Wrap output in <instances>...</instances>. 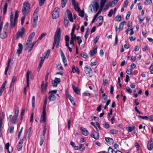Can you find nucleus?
Returning <instances> with one entry per match:
<instances>
[{
    "instance_id": "obj_4",
    "label": "nucleus",
    "mask_w": 153,
    "mask_h": 153,
    "mask_svg": "<svg viewBox=\"0 0 153 153\" xmlns=\"http://www.w3.org/2000/svg\"><path fill=\"white\" fill-rule=\"evenodd\" d=\"M89 8L90 9L91 12L93 10L94 13L96 12L99 8V5L97 1H95L93 2V4H91L89 6Z\"/></svg>"
},
{
    "instance_id": "obj_23",
    "label": "nucleus",
    "mask_w": 153,
    "mask_h": 153,
    "mask_svg": "<svg viewBox=\"0 0 153 153\" xmlns=\"http://www.w3.org/2000/svg\"><path fill=\"white\" fill-rule=\"evenodd\" d=\"M18 46L19 48L17 50V52L18 54H20L21 53L22 50V45L21 43H19L18 44Z\"/></svg>"
},
{
    "instance_id": "obj_42",
    "label": "nucleus",
    "mask_w": 153,
    "mask_h": 153,
    "mask_svg": "<svg viewBox=\"0 0 153 153\" xmlns=\"http://www.w3.org/2000/svg\"><path fill=\"white\" fill-rule=\"evenodd\" d=\"M81 56L82 57L86 59L88 57L87 54L85 52H82L81 54Z\"/></svg>"
},
{
    "instance_id": "obj_8",
    "label": "nucleus",
    "mask_w": 153,
    "mask_h": 153,
    "mask_svg": "<svg viewBox=\"0 0 153 153\" xmlns=\"http://www.w3.org/2000/svg\"><path fill=\"white\" fill-rule=\"evenodd\" d=\"M46 112L45 110H43L42 114L40 117V122L41 123H45L46 121Z\"/></svg>"
},
{
    "instance_id": "obj_59",
    "label": "nucleus",
    "mask_w": 153,
    "mask_h": 153,
    "mask_svg": "<svg viewBox=\"0 0 153 153\" xmlns=\"http://www.w3.org/2000/svg\"><path fill=\"white\" fill-rule=\"evenodd\" d=\"M23 128V127H22V128L21 129V130L19 132V133L18 136V139H19V138L21 135V134L22 132V131Z\"/></svg>"
},
{
    "instance_id": "obj_31",
    "label": "nucleus",
    "mask_w": 153,
    "mask_h": 153,
    "mask_svg": "<svg viewBox=\"0 0 153 153\" xmlns=\"http://www.w3.org/2000/svg\"><path fill=\"white\" fill-rule=\"evenodd\" d=\"M126 22H123L121 23L119 25V30H123V28L124 25L126 24Z\"/></svg>"
},
{
    "instance_id": "obj_41",
    "label": "nucleus",
    "mask_w": 153,
    "mask_h": 153,
    "mask_svg": "<svg viewBox=\"0 0 153 153\" xmlns=\"http://www.w3.org/2000/svg\"><path fill=\"white\" fill-rule=\"evenodd\" d=\"M152 3V0H146L144 2V4L146 5L150 4Z\"/></svg>"
},
{
    "instance_id": "obj_34",
    "label": "nucleus",
    "mask_w": 153,
    "mask_h": 153,
    "mask_svg": "<svg viewBox=\"0 0 153 153\" xmlns=\"http://www.w3.org/2000/svg\"><path fill=\"white\" fill-rule=\"evenodd\" d=\"M100 7L101 8H103L106 1V0H100Z\"/></svg>"
},
{
    "instance_id": "obj_3",
    "label": "nucleus",
    "mask_w": 153,
    "mask_h": 153,
    "mask_svg": "<svg viewBox=\"0 0 153 153\" xmlns=\"http://www.w3.org/2000/svg\"><path fill=\"white\" fill-rule=\"evenodd\" d=\"M30 8V4L28 1H25L23 3L22 12L23 14L26 16L29 12Z\"/></svg>"
},
{
    "instance_id": "obj_55",
    "label": "nucleus",
    "mask_w": 153,
    "mask_h": 153,
    "mask_svg": "<svg viewBox=\"0 0 153 153\" xmlns=\"http://www.w3.org/2000/svg\"><path fill=\"white\" fill-rule=\"evenodd\" d=\"M45 0H39V4L40 6H42L44 4Z\"/></svg>"
},
{
    "instance_id": "obj_61",
    "label": "nucleus",
    "mask_w": 153,
    "mask_h": 153,
    "mask_svg": "<svg viewBox=\"0 0 153 153\" xmlns=\"http://www.w3.org/2000/svg\"><path fill=\"white\" fill-rule=\"evenodd\" d=\"M72 72L73 73H75L76 71V68L74 65L72 67Z\"/></svg>"
},
{
    "instance_id": "obj_64",
    "label": "nucleus",
    "mask_w": 153,
    "mask_h": 153,
    "mask_svg": "<svg viewBox=\"0 0 153 153\" xmlns=\"http://www.w3.org/2000/svg\"><path fill=\"white\" fill-rule=\"evenodd\" d=\"M148 119H149L150 121L153 122V115H151L149 116L148 117Z\"/></svg>"
},
{
    "instance_id": "obj_44",
    "label": "nucleus",
    "mask_w": 153,
    "mask_h": 153,
    "mask_svg": "<svg viewBox=\"0 0 153 153\" xmlns=\"http://www.w3.org/2000/svg\"><path fill=\"white\" fill-rule=\"evenodd\" d=\"M69 22V21L68 19H67L65 18H64V23L65 26L66 27H67L68 26Z\"/></svg>"
},
{
    "instance_id": "obj_6",
    "label": "nucleus",
    "mask_w": 153,
    "mask_h": 153,
    "mask_svg": "<svg viewBox=\"0 0 153 153\" xmlns=\"http://www.w3.org/2000/svg\"><path fill=\"white\" fill-rule=\"evenodd\" d=\"M59 8L58 7L55 8L52 12V17L53 19H55L57 18L59 15Z\"/></svg>"
},
{
    "instance_id": "obj_54",
    "label": "nucleus",
    "mask_w": 153,
    "mask_h": 153,
    "mask_svg": "<svg viewBox=\"0 0 153 153\" xmlns=\"http://www.w3.org/2000/svg\"><path fill=\"white\" fill-rule=\"evenodd\" d=\"M149 69L150 71V73L152 74H153V64H152L150 66Z\"/></svg>"
},
{
    "instance_id": "obj_43",
    "label": "nucleus",
    "mask_w": 153,
    "mask_h": 153,
    "mask_svg": "<svg viewBox=\"0 0 153 153\" xmlns=\"http://www.w3.org/2000/svg\"><path fill=\"white\" fill-rule=\"evenodd\" d=\"M135 128L134 126H129L128 128V132H131Z\"/></svg>"
},
{
    "instance_id": "obj_11",
    "label": "nucleus",
    "mask_w": 153,
    "mask_h": 153,
    "mask_svg": "<svg viewBox=\"0 0 153 153\" xmlns=\"http://www.w3.org/2000/svg\"><path fill=\"white\" fill-rule=\"evenodd\" d=\"M48 83L46 82V83L44 84V81H43L41 85V89L42 94H43L46 91Z\"/></svg>"
},
{
    "instance_id": "obj_47",
    "label": "nucleus",
    "mask_w": 153,
    "mask_h": 153,
    "mask_svg": "<svg viewBox=\"0 0 153 153\" xmlns=\"http://www.w3.org/2000/svg\"><path fill=\"white\" fill-rule=\"evenodd\" d=\"M50 53V50L48 49L46 53H45V55L44 56V57L45 58H48V56H49V54Z\"/></svg>"
},
{
    "instance_id": "obj_12",
    "label": "nucleus",
    "mask_w": 153,
    "mask_h": 153,
    "mask_svg": "<svg viewBox=\"0 0 153 153\" xmlns=\"http://www.w3.org/2000/svg\"><path fill=\"white\" fill-rule=\"evenodd\" d=\"M32 41L27 42V40L25 45V49L27 50L28 49V51L30 52L33 49L32 47Z\"/></svg>"
},
{
    "instance_id": "obj_16",
    "label": "nucleus",
    "mask_w": 153,
    "mask_h": 153,
    "mask_svg": "<svg viewBox=\"0 0 153 153\" xmlns=\"http://www.w3.org/2000/svg\"><path fill=\"white\" fill-rule=\"evenodd\" d=\"M32 75L31 72V71H28L27 72L26 74V78H27V86L28 87L29 84V76H30Z\"/></svg>"
},
{
    "instance_id": "obj_39",
    "label": "nucleus",
    "mask_w": 153,
    "mask_h": 153,
    "mask_svg": "<svg viewBox=\"0 0 153 153\" xmlns=\"http://www.w3.org/2000/svg\"><path fill=\"white\" fill-rule=\"evenodd\" d=\"M47 98L46 97L44 102V104L43 105V110L46 111V105L47 104Z\"/></svg>"
},
{
    "instance_id": "obj_13",
    "label": "nucleus",
    "mask_w": 153,
    "mask_h": 153,
    "mask_svg": "<svg viewBox=\"0 0 153 153\" xmlns=\"http://www.w3.org/2000/svg\"><path fill=\"white\" fill-rule=\"evenodd\" d=\"M25 31V29L24 27H22L21 29L19 30L16 34V36H17V38L19 37L22 36L23 35Z\"/></svg>"
},
{
    "instance_id": "obj_33",
    "label": "nucleus",
    "mask_w": 153,
    "mask_h": 153,
    "mask_svg": "<svg viewBox=\"0 0 153 153\" xmlns=\"http://www.w3.org/2000/svg\"><path fill=\"white\" fill-rule=\"evenodd\" d=\"M109 132L111 134H117L118 132V131L116 129H111L110 130Z\"/></svg>"
},
{
    "instance_id": "obj_15",
    "label": "nucleus",
    "mask_w": 153,
    "mask_h": 153,
    "mask_svg": "<svg viewBox=\"0 0 153 153\" xmlns=\"http://www.w3.org/2000/svg\"><path fill=\"white\" fill-rule=\"evenodd\" d=\"M67 14L68 17L69 19L71 22H73L74 21L73 18L72 14V13L68 9L67 10Z\"/></svg>"
},
{
    "instance_id": "obj_52",
    "label": "nucleus",
    "mask_w": 153,
    "mask_h": 153,
    "mask_svg": "<svg viewBox=\"0 0 153 153\" xmlns=\"http://www.w3.org/2000/svg\"><path fill=\"white\" fill-rule=\"evenodd\" d=\"M126 91L129 94H131L132 92V90L128 87H127L126 88Z\"/></svg>"
},
{
    "instance_id": "obj_5",
    "label": "nucleus",
    "mask_w": 153,
    "mask_h": 153,
    "mask_svg": "<svg viewBox=\"0 0 153 153\" xmlns=\"http://www.w3.org/2000/svg\"><path fill=\"white\" fill-rule=\"evenodd\" d=\"M38 11L36 10L33 13L32 20V24L33 27H35L36 26L38 22Z\"/></svg>"
},
{
    "instance_id": "obj_62",
    "label": "nucleus",
    "mask_w": 153,
    "mask_h": 153,
    "mask_svg": "<svg viewBox=\"0 0 153 153\" xmlns=\"http://www.w3.org/2000/svg\"><path fill=\"white\" fill-rule=\"evenodd\" d=\"M10 146V144L9 143H7L5 145V148L7 149L8 151H9V147Z\"/></svg>"
},
{
    "instance_id": "obj_1",
    "label": "nucleus",
    "mask_w": 153,
    "mask_h": 153,
    "mask_svg": "<svg viewBox=\"0 0 153 153\" xmlns=\"http://www.w3.org/2000/svg\"><path fill=\"white\" fill-rule=\"evenodd\" d=\"M19 12L17 10L16 11L15 17L14 18V12L12 11L11 12L10 16V23L11 27H14L17 22V19L18 17Z\"/></svg>"
},
{
    "instance_id": "obj_57",
    "label": "nucleus",
    "mask_w": 153,
    "mask_h": 153,
    "mask_svg": "<svg viewBox=\"0 0 153 153\" xmlns=\"http://www.w3.org/2000/svg\"><path fill=\"white\" fill-rule=\"evenodd\" d=\"M84 11L81 10L80 11L79 13V16H80L83 17L84 16Z\"/></svg>"
},
{
    "instance_id": "obj_51",
    "label": "nucleus",
    "mask_w": 153,
    "mask_h": 153,
    "mask_svg": "<svg viewBox=\"0 0 153 153\" xmlns=\"http://www.w3.org/2000/svg\"><path fill=\"white\" fill-rule=\"evenodd\" d=\"M85 146L83 144H81L79 145V148H77L76 150L82 149V150H83L85 149Z\"/></svg>"
},
{
    "instance_id": "obj_46",
    "label": "nucleus",
    "mask_w": 153,
    "mask_h": 153,
    "mask_svg": "<svg viewBox=\"0 0 153 153\" xmlns=\"http://www.w3.org/2000/svg\"><path fill=\"white\" fill-rule=\"evenodd\" d=\"M7 3H5L4 6L3 8V11L4 13H6L7 10Z\"/></svg>"
},
{
    "instance_id": "obj_48",
    "label": "nucleus",
    "mask_w": 153,
    "mask_h": 153,
    "mask_svg": "<svg viewBox=\"0 0 153 153\" xmlns=\"http://www.w3.org/2000/svg\"><path fill=\"white\" fill-rule=\"evenodd\" d=\"M76 39L78 41V42L79 45H80V44L82 42V40L80 38V37L79 36L76 37Z\"/></svg>"
},
{
    "instance_id": "obj_32",
    "label": "nucleus",
    "mask_w": 153,
    "mask_h": 153,
    "mask_svg": "<svg viewBox=\"0 0 153 153\" xmlns=\"http://www.w3.org/2000/svg\"><path fill=\"white\" fill-rule=\"evenodd\" d=\"M97 52V51H95L94 52V51L93 50H91L89 52V54L91 57H92L94 55H95Z\"/></svg>"
},
{
    "instance_id": "obj_18",
    "label": "nucleus",
    "mask_w": 153,
    "mask_h": 153,
    "mask_svg": "<svg viewBox=\"0 0 153 153\" xmlns=\"http://www.w3.org/2000/svg\"><path fill=\"white\" fill-rule=\"evenodd\" d=\"M65 96L69 100L71 103H72L74 105H75V104L74 100V99L73 97L70 95L68 93H66Z\"/></svg>"
},
{
    "instance_id": "obj_45",
    "label": "nucleus",
    "mask_w": 153,
    "mask_h": 153,
    "mask_svg": "<svg viewBox=\"0 0 153 153\" xmlns=\"http://www.w3.org/2000/svg\"><path fill=\"white\" fill-rule=\"evenodd\" d=\"M19 109L18 107H17L16 108L15 112V115H14L18 116L19 113Z\"/></svg>"
},
{
    "instance_id": "obj_36",
    "label": "nucleus",
    "mask_w": 153,
    "mask_h": 153,
    "mask_svg": "<svg viewBox=\"0 0 153 153\" xmlns=\"http://www.w3.org/2000/svg\"><path fill=\"white\" fill-rule=\"evenodd\" d=\"M103 127L105 128H108L110 127L109 124L105 121L103 123Z\"/></svg>"
},
{
    "instance_id": "obj_17",
    "label": "nucleus",
    "mask_w": 153,
    "mask_h": 153,
    "mask_svg": "<svg viewBox=\"0 0 153 153\" xmlns=\"http://www.w3.org/2000/svg\"><path fill=\"white\" fill-rule=\"evenodd\" d=\"M80 129L82 134L83 135L87 136L88 134V130L85 128L83 127H81L80 128Z\"/></svg>"
},
{
    "instance_id": "obj_9",
    "label": "nucleus",
    "mask_w": 153,
    "mask_h": 153,
    "mask_svg": "<svg viewBox=\"0 0 153 153\" xmlns=\"http://www.w3.org/2000/svg\"><path fill=\"white\" fill-rule=\"evenodd\" d=\"M85 71L89 77H91L92 76V71L90 67H85Z\"/></svg>"
},
{
    "instance_id": "obj_53",
    "label": "nucleus",
    "mask_w": 153,
    "mask_h": 153,
    "mask_svg": "<svg viewBox=\"0 0 153 153\" xmlns=\"http://www.w3.org/2000/svg\"><path fill=\"white\" fill-rule=\"evenodd\" d=\"M44 139L45 138L44 137H41L39 142V144L40 146H41L42 145Z\"/></svg>"
},
{
    "instance_id": "obj_28",
    "label": "nucleus",
    "mask_w": 153,
    "mask_h": 153,
    "mask_svg": "<svg viewBox=\"0 0 153 153\" xmlns=\"http://www.w3.org/2000/svg\"><path fill=\"white\" fill-rule=\"evenodd\" d=\"M6 83V81H5L2 84L0 89V91L3 92V91L5 90Z\"/></svg>"
},
{
    "instance_id": "obj_14",
    "label": "nucleus",
    "mask_w": 153,
    "mask_h": 153,
    "mask_svg": "<svg viewBox=\"0 0 153 153\" xmlns=\"http://www.w3.org/2000/svg\"><path fill=\"white\" fill-rule=\"evenodd\" d=\"M60 82V79L59 78H55L54 80L52 81V84L54 87H56L58 84Z\"/></svg>"
},
{
    "instance_id": "obj_20",
    "label": "nucleus",
    "mask_w": 153,
    "mask_h": 153,
    "mask_svg": "<svg viewBox=\"0 0 153 153\" xmlns=\"http://www.w3.org/2000/svg\"><path fill=\"white\" fill-rule=\"evenodd\" d=\"M72 88L76 94H80V89H79L78 87H76L74 85H72Z\"/></svg>"
},
{
    "instance_id": "obj_25",
    "label": "nucleus",
    "mask_w": 153,
    "mask_h": 153,
    "mask_svg": "<svg viewBox=\"0 0 153 153\" xmlns=\"http://www.w3.org/2000/svg\"><path fill=\"white\" fill-rule=\"evenodd\" d=\"M18 116L14 115L12 120V123L14 124L16 123L18 120Z\"/></svg>"
},
{
    "instance_id": "obj_35",
    "label": "nucleus",
    "mask_w": 153,
    "mask_h": 153,
    "mask_svg": "<svg viewBox=\"0 0 153 153\" xmlns=\"http://www.w3.org/2000/svg\"><path fill=\"white\" fill-rule=\"evenodd\" d=\"M16 77L15 76H14L13 77L12 79V80L11 83L10 85V87H11L13 86V85L14 83L15 82L16 80Z\"/></svg>"
},
{
    "instance_id": "obj_24",
    "label": "nucleus",
    "mask_w": 153,
    "mask_h": 153,
    "mask_svg": "<svg viewBox=\"0 0 153 153\" xmlns=\"http://www.w3.org/2000/svg\"><path fill=\"white\" fill-rule=\"evenodd\" d=\"M105 141L109 144H112L113 143L114 141L112 138L110 137H105Z\"/></svg>"
},
{
    "instance_id": "obj_40",
    "label": "nucleus",
    "mask_w": 153,
    "mask_h": 153,
    "mask_svg": "<svg viewBox=\"0 0 153 153\" xmlns=\"http://www.w3.org/2000/svg\"><path fill=\"white\" fill-rule=\"evenodd\" d=\"M115 19L116 21H120L121 20V16L118 15L115 17Z\"/></svg>"
},
{
    "instance_id": "obj_49",
    "label": "nucleus",
    "mask_w": 153,
    "mask_h": 153,
    "mask_svg": "<svg viewBox=\"0 0 153 153\" xmlns=\"http://www.w3.org/2000/svg\"><path fill=\"white\" fill-rule=\"evenodd\" d=\"M138 117L139 118H141L143 120H147L148 119V117L146 116H142L140 115H138Z\"/></svg>"
},
{
    "instance_id": "obj_29",
    "label": "nucleus",
    "mask_w": 153,
    "mask_h": 153,
    "mask_svg": "<svg viewBox=\"0 0 153 153\" xmlns=\"http://www.w3.org/2000/svg\"><path fill=\"white\" fill-rule=\"evenodd\" d=\"M62 59V61L64 63V65L65 66H67V61L66 58L65 56H61Z\"/></svg>"
},
{
    "instance_id": "obj_37",
    "label": "nucleus",
    "mask_w": 153,
    "mask_h": 153,
    "mask_svg": "<svg viewBox=\"0 0 153 153\" xmlns=\"http://www.w3.org/2000/svg\"><path fill=\"white\" fill-rule=\"evenodd\" d=\"M67 1L68 0H61V6L62 8L64 7L65 6L67 2Z\"/></svg>"
},
{
    "instance_id": "obj_2",
    "label": "nucleus",
    "mask_w": 153,
    "mask_h": 153,
    "mask_svg": "<svg viewBox=\"0 0 153 153\" xmlns=\"http://www.w3.org/2000/svg\"><path fill=\"white\" fill-rule=\"evenodd\" d=\"M60 28H58L56 31L54 40V44L57 43V46L58 45L60 40Z\"/></svg>"
},
{
    "instance_id": "obj_50",
    "label": "nucleus",
    "mask_w": 153,
    "mask_h": 153,
    "mask_svg": "<svg viewBox=\"0 0 153 153\" xmlns=\"http://www.w3.org/2000/svg\"><path fill=\"white\" fill-rule=\"evenodd\" d=\"M89 31V28H87L86 29V30L85 31V35L84 36L85 38L86 39L87 38V37L88 35V32Z\"/></svg>"
},
{
    "instance_id": "obj_7",
    "label": "nucleus",
    "mask_w": 153,
    "mask_h": 153,
    "mask_svg": "<svg viewBox=\"0 0 153 153\" xmlns=\"http://www.w3.org/2000/svg\"><path fill=\"white\" fill-rule=\"evenodd\" d=\"M91 136L95 140H97L99 137V134L98 130H93L91 134Z\"/></svg>"
},
{
    "instance_id": "obj_30",
    "label": "nucleus",
    "mask_w": 153,
    "mask_h": 153,
    "mask_svg": "<svg viewBox=\"0 0 153 153\" xmlns=\"http://www.w3.org/2000/svg\"><path fill=\"white\" fill-rule=\"evenodd\" d=\"M74 6V8L76 11L77 10L78 12H79L80 10V9L78 6V4L77 3L76 4L73 5Z\"/></svg>"
},
{
    "instance_id": "obj_26",
    "label": "nucleus",
    "mask_w": 153,
    "mask_h": 153,
    "mask_svg": "<svg viewBox=\"0 0 153 153\" xmlns=\"http://www.w3.org/2000/svg\"><path fill=\"white\" fill-rule=\"evenodd\" d=\"M49 100L51 101H54L56 99V97L54 94H51L48 97Z\"/></svg>"
},
{
    "instance_id": "obj_38",
    "label": "nucleus",
    "mask_w": 153,
    "mask_h": 153,
    "mask_svg": "<svg viewBox=\"0 0 153 153\" xmlns=\"http://www.w3.org/2000/svg\"><path fill=\"white\" fill-rule=\"evenodd\" d=\"M107 4L109 7H112L115 5L117 3H115V2L113 0L112 2H108Z\"/></svg>"
},
{
    "instance_id": "obj_27",
    "label": "nucleus",
    "mask_w": 153,
    "mask_h": 153,
    "mask_svg": "<svg viewBox=\"0 0 153 153\" xmlns=\"http://www.w3.org/2000/svg\"><path fill=\"white\" fill-rule=\"evenodd\" d=\"M11 62V60L10 59H9L8 62L7 66L6 68L5 71H4V74L6 75L7 74V71L8 70L9 68V67L10 64Z\"/></svg>"
},
{
    "instance_id": "obj_58",
    "label": "nucleus",
    "mask_w": 153,
    "mask_h": 153,
    "mask_svg": "<svg viewBox=\"0 0 153 153\" xmlns=\"http://www.w3.org/2000/svg\"><path fill=\"white\" fill-rule=\"evenodd\" d=\"M46 35V33H42L40 37L38 38V39L39 40H41L42 38L45 36Z\"/></svg>"
},
{
    "instance_id": "obj_63",
    "label": "nucleus",
    "mask_w": 153,
    "mask_h": 153,
    "mask_svg": "<svg viewBox=\"0 0 153 153\" xmlns=\"http://www.w3.org/2000/svg\"><path fill=\"white\" fill-rule=\"evenodd\" d=\"M113 149L111 147H109L108 148V153H113Z\"/></svg>"
},
{
    "instance_id": "obj_22",
    "label": "nucleus",
    "mask_w": 153,
    "mask_h": 153,
    "mask_svg": "<svg viewBox=\"0 0 153 153\" xmlns=\"http://www.w3.org/2000/svg\"><path fill=\"white\" fill-rule=\"evenodd\" d=\"M35 33L34 32H33L30 33L27 40L28 42L32 41V39L35 36Z\"/></svg>"
},
{
    "instance_id": "obj_56",
    "label": "nucleus",
    "mask_w": 153,
    "mask_h": 153,
    "mask_svg": "<svg viewBox=\"0 0 153 153\" xmlns=\"http://www.w3.org/2000/svg\"><path fill=\"white\" fill-rule=\"evenodd\" d=\"M71 39L73 40H74L76 38V35L74 34V33L72 34V33H71Z\"/></svg>"
},
{
    "instance_id": "obj_21",
    "label": "nucleus",
    "mask_w": 153,
    "mask_h": 153,
    "mask_svg": "<svg viewBox=\"0 0 153 153\" xmlns=\"http://www.w3.org/2000/svg\"><path fill=\"white\" fill-rule=\"evenodd\" d=\"M117 8L116 7L114 8V10H113V9H111L108 13V16L109 17H111L113 14H115L116 10Z\"/></svg>"
},
{
    "instance_id": "obj_19",
    "label": "nucleus",
    "mask_w": 153,
    "mask_h": 153,
    "mask_svg": "<svg viewBox=\"0 0 153 153\" xmlns=\"http://www.w3.org/2000/svg\"><path fill=\"white\" fill-rule=\"evenodd\" d=\"M23 143V140L22 139H21L19 143L18 146L17 147V149L18 151H20L22 150V144Z\"/></svg>"
},
{
    "instance_id": "obj_10",
    "label": "nucleus",
    "mask_w": 153,
    "mask_h": 153,
    "mask_svg": "<svg viewBox=\"0 0 153 153\" xmlns=\"http://www.w3.org/2000/svg\"><path fill=\"white\" fill-rule=\"evenodd\" d=\"M147 149L149 151L152 150L153 149V140L150 138L148 142Z\"/></svg>"
},
{
    "instance_id": "obj_60",
    "label": "nucleus",
    "mask_w": 153,
    "mask_h": 153,
    "mask_svg": "<svg viewBox=\"0 0 153 153\" xmlns=\"http://www.w3.org/2000/svg\"><path fill=\"white\" fill-rule=\"evenodd\" d=\"M128 4V1L127 0H126L123 3V7H126L127 6Z\"/></svg>"
}]
</instances>
